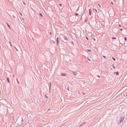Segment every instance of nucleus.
<instances>
[{
	"label": "nucleus",
	"mask_w": 127,
	"mask_h": 127,
	"mask_svg": "<svg viewBox=\"0 0 127 127\" xmlns=\"http://www.w3.org/2000/svg\"><path fill=\"white\" fill-rule=\"evenodd\" d=\"M98 5L100 7H101L100 6V5L99 4H98Z\"/></svg>",
	"instance_id": "37"
},
{
	"label": "nucleus",
	"mask_w": 127,
	"mask_h": 127,
	"mask_svg": "<svg viewBox=\"0 0 127 127\" xmlns=\"http://www.w3.org/2000/svg\"><path fill=\"white\" fill-rule=\"evenodd\" d=\"M45 97L46 98H48V96L46 95H45Z\"/></svg>",
	"instance_id": "28"
},
{
	"label": "nucleus",
	"mask_w": 127,
	"mask_h": 127,
	"mask_svg": "<svg viewBox=\"0 0 127 127\" xmlns=\"http://www.w3.org/2000/svg\"><path fill=\"white\" fill-rule=\"evenodd\" d=\"M23 3L24 4V5H26V4H25V3L24 2H23Z\"/></svg>",
	"instance_id": "30"
},
{
	"label": "nucleus",
	"mask_w": 127,
	"mask_h": 127,
	"mask_svg": "<svg viewBox=\"0 0 127 127\" xmlns=\"http://www.w3.org/2000/svg\"><path fill=\"white\" fill-rule=\"evenodd\" d=\"M73 73L75 76H77V73L76 72H73Z\"/></svg>",
	"instance_id": "10"
},
{
	"label": "nucleus",
	"mask_w": 127,
	"mask_h": 127,
	"mask_svg": "<svg viewBox=\"0 0 127 127\" xmlns=\"http://www.w3.org/2000/svg\"><path fill=\"white\" fill-rule=\"evenodd\" d=\"M75 15H76V16H77L79 15L77 13H75Z\"/></svg>",
	"instance_id": "22"
},
{
	"label": "nucleus",
	"mask_w": 127,
	"mask_h": 127,
	"mask_svg": "<svg viewBox=\"0 0 127 127\" xmlns=\"http://www.w3.org/2000/svg\"><path fill=\"white\" fill-rule=\"evenodd\" d=\"M67 89H68V88H67Z\"/></svg>",
	"instance_id": "42"
},
{
	"label": "nucleus",
	"mask_w": 127,
	"mask_h": 127,
	"mask_svg": "<svg viewBox=\"0 0 127 127\" xmlns=\"http://www.w3.org/2000/svg\"><path fill=\"white\" fill-rule=\"evenodd\" d=\"M7 82L8 83H9V78L8 77H7Z\"/></svg>",
	"instance_id": "13"
},
{
	"label": "nucleus",
	"mask_w": 127,
	"mask_h": 127,
	"mask_svg": "<svg viewBox=\"0 0 127 127\" xmlns=\"http://www.w3.org/2000/svg\"><path fill=\"white\" fill-rule=\"evenodd\" d=\"M86 38L88 40H89V39H88V38L87 37H86Z\"/></svg>",
	"instance_id": "27"
},
{
	"label": "nucleus",
	"mask_w": 127,
	"mask_h": 127,
	"mask_svg": "<svg viewBox=\"0 0 127 127\" xmlns=\"http://www.w3.org/2000/svg\"><path fill=\"white\" fill-rule=\"evenodd\" d=\"M9 44L10 45V46L11 47H12V44L11 43L10 41L9 42Z\"/></svg>",
	"instance_id": "15"
},
{
	"label": "nucleus",
	"mask_w": 127,
	"mask_h": 127,
	"mask_svg": "<svg viewBox=\"0 0 127 127\" xmlns=\"http://www.w3.org/2000/svg\"><path fill=\"white\" fill-rule=\"evenodd\" d=\"M59 5L60 6H62V4L61 3L59 4Z\"/></svg>",
	"instance_id": "25"
},
{
	"label": "nucleus",
	"mask_w": 127,
	"mask_h": 127,
	"mask_svg": "<svg viewBox=\"0 0 127 127\" xmlns=\"http://www.w3.org/2000/svg\"><path fill=\"white\" fill-rule=\"evenodd\" d=\"M63 39L64 40V42L65 43H66L68 41V39L67 37L65 36H64L63 37Z\"/></svg>",
	"instance_id": "1"
},
{
	"label": "nucleus",
	"mask_w": 127,
	"mask_h": 127,
	"mask_svg": "<svg viewBox=\"0 0 127 127\" xmlns=\"http://www.w3.org/2000/svg\"><path fill=\"white\" fill-rule=\"evenodd\" d=\"M97 76L98 78H100V76L99 75H97Z\"/></svg>",
	"instance_id": "26"
},
{
	"label": "nucleus",
	"mask_w": 127,
	"mask_h": 127,
	"mask_svg": "<svg viewBox=\"0 0 127 127\" xmlns=\"http://www.w3.org/2000/svg\"><path fill=\"white\" fill-rule=\"evenodd\" d=\"M89 15H91V9H89Z\"/></svg>",
	"instance_id": "8"
},
{
	"label": "nucleus",
	"mask_w": 127,
	"mask_h": 127,
	"mask_svg": "<svg viewBox=\"0 0 127 127\" xmlns=\"http://www.w3.org/2000/svg\"><path fill=\"white\" fill-rule=\"evenodd\" d=\"M23 121V119H22V121Z\"/></svg>",
	"instance_id": "41"
},
{
	"label": "nucleus",
	"mask_w": 127,
	"mask_h": 127,
	"mask_svg": "<svg viewBox=\"0 0 127 127\" xmlns=\"http://www.w3.org/2000/svg\"><path fill=\"white\" fill-rule=\"evenodd\" d=\"M124 40H125L126 41H127V39L126 37H124Z\"/></svg>",
	"instance_id": "21"
},
{
	"label": "nucleus",
	"mask_w": 127,
	"mask_h": 127,
	"mask_svg": "<svg viewBox=\"0 0 127 127\" xmlns=\"http://www.w3.org/2000/svg\"><path fill=\"white\" fill-rule=\"evenodd\" d=\"M114 73L115 74H116L117 75H118L119 74V73L118 72V71L115 72Z\"/></svg>",
	"instance_id": "6"
},
{
	"label": "nucleus",
	"mask_w": 127,
	"mask_h": 127,
	"mask_svg": "<svg viewBox=\"0 0 127 127\" xmlns=\"http://www.w3.org/2000/svg\"><path fill=\"white\" fill-rule=\"evenodd\" d=\"M13 17L14 18H15V17L13 15Z\"/></svg>",
	"instance_id": "36"
},
{
	"label": "nucleus",
	"mask_w": 127,
	"mask_h": 127,
	"mask_svg": "<svg viewBox=\"0 0 127 127\" xmlns=\"http://www.w3.org/2000/svg\"><path fill=\"white\" fill-rule=\"evenodd\" d=\"M63 8V7H62L61 8L62 9Z\"/></svg>",
	"instance_id": "43"
},
{
	"label": "nucleus",
	"mask_w": 127,
	"mask_h": 127,
	"mask_svg": "<svg viewBox=\"0 0 127 127\" xmlns=\"http://www.w3.org/2000/svg\"><path fill=\"white\" fill-rule=\"evenodd\" d=\"M50 42L51 43H52V44H53H53H55V42L53 41V40H51V41H50Z\"/></svg>",
	"instance_id": "3"
},
{
	"label": "nucleus",
	"mask_w": 127,
	"mask_h": 127,
	"mask_svg": "<svg viewBox=\"0 0 127 127\" xmlns=\"http://www.w3.org/2000/svg\"><path fill=\"white\" fill-rule=\"evenodd\" d=\"M50 127V126H47V127Z\"/></svg>",
	"instance_id": "39"
},
{
	"label": "nucleus",
	"mask_w": 127,
	"mask_h": 127,
	"mask_svg": "<svg viewBox=\"0 0 127 127\" xmlns=\"http://www.w3.org/2000/svg\"><path fill=\"white\" fill-rule=\"evenodd\" d=\"M125 119V117L123 116H121V118L120 119L119 121L120 122V123H121L123 122V121Z\"/></svg>",
	"instance_id": "2"
},
{
	"label": "nucleus",
	"mask_w": 127,
	"mask_h": 127,
	"mask_svg": "<svg viewBox=\"0 0 127 127\" xmlns=\"http://www.w3.org/2000/svg\"><path fill=\"white\" fill-rule=\"evenodd\" d=\"M39 15L40 16L42 17H43V16L42 14L40 13H39Z\"/></svg>",
	"instance_id": "12"
},
{
	"label": "nucleus",
	"mask_w": 127,
	"mask_h": 127,
	"mask_svg": "<svg viewBox=\"0 0 127 127\" xmlns=\"http://www.w3.org/2000/svg\"><path fill=\"white\" fill-rule=\"evenodd\" d=\"M7 25L8 26V27H9V28H10V26L7 23Z\"/></svg>",
	"instance_id": "23"
},
{
	"label": "nucleus",
	"mask_w": 127,
	"mask_h": 127,
	"mask_svg": "<svg viewBox=\"0 0 127 127\" xmlns=\"http://www.w3.org/2000/svg\"><path fill=\"white\" fill-rule=\"evenodd\" d=\"M49 90H50L51 88V82H49Z\"/></svg>",
	"instance_id": "4"
},
{
	"label": "nucleus",
	"mask_w": 127,
	"mask_h": 127,
	"mask_svg": "<svg viewBox=\"0 0 127 127\" xmlns=\"http://www.w3.org/2000/svg\"><path fill=\"white\" fill-rule=\"evenodd\" d=\"M14 48L15 49V50L17 51L18 52V50L17 49V48L16 47H14Z\"/></svg>",
	"instance_id": "19"
},
{
	"label": "nucleus",
	"mask_w": 127,
	"mask_h": 127,
	"mask_svg": "<svg viewBox=\"0 0 127 127\" xmlns=\"http://www.w3.org/2000/svg\"><path fill=\"white\" fill-rule=\"evenodd\" d=\"M42 0V1H43V0Z\"/></svg>",
	"instance_id": "44"
},
{
	"label": "nucleus",
	"mask_w": 127,
	"mask_h": 127,
	"mask_svg": "<svg viewBox=\"0 0 127 127\" xmlns=\"http://www.w3.org/2000/svg\"><path fill=\"white\" fill-rule=\"evenodd\" d=\"M120 30L121 31H122L123 30V29H120Z\"/></svg>",
	"instance_id": "31"
},
{
	"label": "nucleus",
	"mask_w": 127,
	"mask_h": 127,
	"mask_svg": "<svg viewBox=\"0 0 127 127\" xmlns=\"http://www.w3.org/2000/svg\"><path fill=\"white\" fill-rule=\"evenodd\" d=\"M83 95H84L85 94V93H83Z\"/></svg>",
	"instance_id": "38"
},
{
	"label": "nucleus",
	"mask_w": 127,
	"mask_h": 127,
	"mask_svg": "<svg viewBox=\"0 0 127 127\" xmlns=\"http://www.w3.org/2000/svg\"><path fill=\"white\" fill-rule=\"evenodd\" d=\"M50 33L51 34H52V33L51 32H50Z\"/></svg>",
	"instance_id": "40"
},
{
	"label": "nucleus",
	"mask_w": 127,
	"mask_h": 127,
	"mask_svg": "<svg viewBox=\"0 0 127 127\" xmlns=\"http://www.w3.org/2000/svg\"><path fill=\"white\" fill-rule=\"evenodd\" d=\"M91 50H89V49H87V51L88 52H90L91 51Z\"/></svg>",
	"instance_id": "17"
},
{
	"label": "nucleus",
	"mask_w": 127,
	"mask_h": 127,
	"mask_svg": "<svg viewBox=\"0 0 127 127\" xmlns=\"http://www.w3.org/2000/svg\"><path fill=\"white\" fill-rule=\"evenodd\" d=\"M111 3L112 4V5L113 4V3L112 2H111Z\"/></svg>",
	"instance_id": "35"
},
{
	"label": "nucleus",
	"mask_w": 127,
	"mask_h": 127,
	"mask_svg": "<svg viewBox=\"0 0 127 127\" xmlns=\"http://www.w3.org/2000/svg\"><path fill=\"white\" fill-rule=\"evenodd\" d=\"M116 39V38L115 37H113L112 38V39Z\"/></svg>",
	"instance_id": "20"
},
{
	"label": "nucleus",
	"mask_w": 127,
	"mask_h": 127,
	"mask_svg": "<svg viewBox=\"0 0 127 127\" xmlns=\"http://www.w3.org/2000/svg\"><path fill=\"white\" fill-rule=\"evenodd\" d=\"M38 1H39V2L40 3L41 2H42V0H39Z\"/></svg>",
	"instance_id": "18"
},
{
	"label": "nucleus",
	"mask_w": 127,
	"mask_h": 127,
	"mask_svg": "<svg viewBox=\"0 0 127 127\" xmlns=\"http://www.w3.org/2000/svg\"><path fill=\"white\" fill-rule=\"evenodd\" d=\"M103 57H104V58H105V56H103Z\"/></svg>",
	"instance_id": "33"
},
{
	"label": "nucleus",
	"mask_w": 127,
	"mask_h": 127,
	"mask_svg": "<svg viewBox=\"0 0 127 127\" xmlns=\"http://www.w3.org/2000/svg\"><path fill=\"white\" fill-rule=\"evenodd\" d=\"M61 75L63 76H66V74L65 73H62L61 74Z\"/></svg>",
	"instance_id": "5"
},
{
	"label": "nucleus",
	"mask_w": 127,
	"mask_h": 127,
	"mask_svg": "<svg viewBox=\"0 0 127 127\" xmlns=\"http://www.w3.org/2000/svg\"><path fill=\"white\" fill-rule=\"evenodd\" d=\"M93 10L94 12H97V10L95 9H94V8L93 9Z\"/></svg>",
	"instance_id": "9"
},
{
	"label": "nucleus",
	"mask_w": 127,
	"mask_h": 127,
	"mask_svg": "<svg viewBox=\"0 0 127 127\" xmlns=\"http://www.w3.org/2000/svg\"><path fill=\"white\" fill-rule=\"evenodd\" d=\"M113 68L114 69H115V67L114 66V65L113 64Z\"/></svg>",
	"instance_id": "24"
},
{
	"label": "nucleus",
	"mask_w": 127,
	"mask_h": 127,
	"mask_svg": "<svg viewBox=\"0 0 127 127\" xmlns=\"http://www.w3.org/2000/svg\"><path fill=\"white\" fill-rule=\"evenodd\" d=\"M86 123V122H84L82 124H81V125H80V126H79V127H81V126H82L83 125H84V124H85Z\"/></svg>",
	"instance_id": "11"
},
{
	"label": "nucleus",
	"mask_w": 127,
	"mask_h": 127,
	"mask_svg": "<svg viewBox=\"0 0 127 127\" xmlns=\"http://www.w3.org/2000/svg\"><path fill=\"white\" fill-rule=\"evenodd\" d=\"M112 59L114 61H115L116 60L115 59L114 57H112Z\"/></svg>",
	"instance_id": "16"
},
{
	"label": "nucleus",
	"mask_w": 127,
	"mask_h": 127,
	"mask_svg": "<svg viewBox=\"0 0 127 127\" xmlns=\"http://www.w3.org/2000/svg\"><path fill=\"white\" fill-rule=\"evenodd\" d=\"M20 14L22 16V14L21 13H20Z\"/></svg>",
	"instance_id": "34"
},
{
	"label": "nucleus",
	"mask_w": 127,
	"mask_h": 127,
	"mask_svg": "<svg viewBox=\"0 0 127 127\" xmlns=\"http://www.w3.org/2000/svg\"><path fill=\"white\" fill-rule=\"evenodd\" d=\"M16 80H17V83H18V84H19V82L18 81V79L17 78H16Z\"/></svg>",
	"instance_id": "14"
},
{
	"label": "nucleus",
	"mask_w": 127,
	"mask_h": 127,
	"mask_svg": "<svg viewBox=\"0 0 127 127\" xmlns=\"http://www.w3.org/2000/svg\"><path fill=\"white\" fill-rule=\"evenodd\" d=\"M58 37H57V39H56V41L57 42V45L58 44V43H59V40H58Z\"/></svg>",
	"instance_id": "7"
},
{
	"label": "nucleus",
	"mask_w": 127,
	"mask_h": 127,
	"mask_svg": "<svg viewBox=\"0 0 127 127\" xmlns=\"http://www.w3.org/2000/svg\"><path fill=\"white\" fill-rule=\"evenodd\" d=\"M119 27H121V25H120V24H119Z\"/></svg>",
	"instance_id": "32"
},
{
	"label": "nucleus",
	"mask_w": 127,
	"mask_h": 127,
	"mask_svg": "<svg viewBox=\"0 0 127 127\" xmlns=\"http://www.w3.org/2000/svg\"><path fill=\"white\" fill-rule=\"evenodd\" d=\"M93 39L95 41H96V40H95V38H94Z\"/></svg>",
	"instance_id": "29"
}]
</instances>
